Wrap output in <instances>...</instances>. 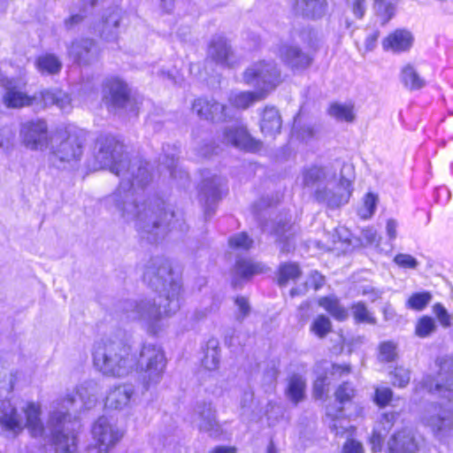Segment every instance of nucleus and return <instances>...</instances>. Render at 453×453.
Segmentation results:
<instances>
[{"mask_svg": "<svg viewBox=\"0 0 453 453\" xmlns=\"http://www.w3.org/2000/svg\"><path fill=\"white\" fill-rule=\"evenodd\" d=\"M207 57L217 65L232 67L235 63V58L231 45L221 35H214L208 46Z\"/></svg>", "mask_w": 453, "mask_h": 453, "instance_id": "f3484780", "label": "nucleus"}, {"mask_svg": "<svg viewBox=\"0 0 453 453\" xmlns=\"http://www.w3.org/2000/svg\"><path fill=\"white\" fill-rule=\"evenodd\" d=\"M301 274L302 271L297 263H282L278 269V284L285 287L290 280H297Z\"/></svg>", "mask_w": 453, "mask_h": 453, "instance_id": "c9c22d12", "label": "nucleus"}, {"mask_svg": "<svg viewBox=\"0 0 453 453\" xmlns=\"http://www.w3.org/2000/svg\"><path fill=\"white\" fill-rule=\"evenodd\" d=\"M243 81L267 96L280 83V72L274 61L261 60L246 69Z\"/></svg>", "mask_w": 453, "mask_h": 453, "instance_id": "0eeeda50", "label": "nucleus"}, {"mask_svg": "<svg viewBox=\"0 0 453 453\" xmlns=\"http://www.w3.org/2000/svg\"><path fill=\"white\" fill-rule=\"evenodd\" d=\"M420 387L427 392L449 403L453 402V360L445 359L440 364V372L435 378L428 375L422 379Z\"/></svg>", "mask_w": 453, "mask_h": 453, "instance_id": "9b49d317", "label": "nucleus"}, {"mask_svg": "<svg viewBox=\"0 0 453 453\" xmlns=\"http://www.w3.org/2000/svg\"><path fill=\"white\" fill-rule=\"evenodd\" d=\"M305 388V380L301 375H292L288 379V387L286 388L287 398L294 404H297L304 398Z\"/></svg>", "mask_w": 453, "mask_h": 453, "instance_id": "2f4dec72", "label": "nucleus"}, {"mask_svg": "<svg viewBox=\"0 0 453 453\" xmlns=\"http://www.w3.org/2000/svg\"><path fill=\"white\" fill-rule=\"evenodd\" d=\"M326 0H296V12L302 16L316 19L326 14Z\"/></svg>", "mask_w": 453, "mask_h": 453, "instance_id": "c85d7f7f", "label": "nucleus"}, {"mask_svg": "<svg viewBox=\"0 0 453 453\" xmlns=\"http://www.w3.org/2000/svg\"><path fill=\"white\" fill-rule=\"evenodd\" d=\"M162 150L163 155L159 157L160 165H165L173 179H188V173L178 167L180 154L179 147L176 145L166 144L163 146Z\"/></svg>", "mask_w": 453, "mask_h": 453, "instance_id": "393cba45", "label": "nucleus"}, {"mask_svg": "<svg viewBox=\"0 0 453 453\" xmlns=\"http://www.w3.org/2000/svg\"><path fill=\"white\" fill-rule=\"evenodd\" d=\"M281 124L282 121L279 111L274 107L266 106L260 120L262 133L268 136H274L280 133Z\"/></svg>", "mask_w": 453, "mask_h": 453, "instance_id": "cd10ccee", "label": "nucleus"}, {"mask_svg": "<svg viewBox=\"0 0 453 453\" xmlns=\"http://www.w3.org/2000/svg\"><path fill=\"white\" fill-rule=\"evenodd\" d=\"M362 237L367 244H372L377 242V233L372 228L363 230Z\"/></svg>", "mask_w": 453, "mask_h": 453, "instance_id": "774afa93", "label": "nucleus"}, {"mask_svg": "<svg viewBox=\"0 0 453 453\" xmlns=\"http://www.w3.org/2000/svg\"><path fill=\"white\" fill-rule=\"evenodd\" d=\"M326 179L324 169L312 166L305 170L303 173V184L306 188H321L319 186Z\"/></svg>", "mask_w": 453, "mask_h": 453, "instance_id": "79ce46f5", "label": "nucleus"}, {"mask_svg": "<svg viewBox=\"0 0 453 453\" xmlns=\"http://www.w3.org/2000/svg\"><path fill=\"white\" fill-rule=\"evenodd\" d=\"M390 453H416L418 443L410 429H403L388 441Z\"/></svg>", "mask_w": 453, "mask_h": 453, "instance_id": "a878e982", "label": "nucleus"}, {"mask_svg": "<svg viewBox=\"0 0 453 453\" xmlns=\"http://www.w3.org/2000/svg\"><path fill=\"white\" fill-rule=\"evenodd\" d=\"M77 397L88 407L94 404L96 401L95 383L92 381L82 383L75 393L67 394L58 403L57 410L50 413L48 428L58 453L77 452L74 434L76 423L72 420L71 414L68 412L69 407L76 403Z\"/></svg>", "mask_w": 453, "mask_h": 453, "instance_id": "7ed1b4c3", "label": "nucleus"}, {"mask_svg": "<svg viewBox=\"0 0 453 453\" xmlns=\"http://www.w3.org/2000/svg\"><path fill=\"white\" fill-rule=\"evenodd\" d=\"M279 55L283 62L292 69H305L310 66L311 58L299 47L283 43L279 48Z\"/></svg>", "mask_w": 453, "mask_h": 453, "instance_id": "5701e85b", "label": "nucleus"}, {"mask_svg": "<svg viewBox=\"0 0 453 453\" xmlns=\"http://www.w3.org/2000/svg\"><path fill=\"white\" fill-rule=\"evenodd\" d=\"M364 447L361 442L348 439L342 446L341 453H364Z\"/></svg>", "mask_w": 453, "mask_h": 453, "instance_id": "052dcab7", "label": "nucleus"}, {"mask_svg": "<svg viewBox=\"0 0 453 453\" xmlns=\"http://www.w3.org/2000/svg\"><path fill=\"white\" fill-rule=\"evenodd\" d=\"M193 111L200 118L211 121H224L226 119V106L213 99L198 98L192 106Z\"/></svg>", "mask_w": 453, "mask_h": 453, "instance_id": "aec40b11", "label": "nucleus"}, {"mask_svg": "<svg viewBox=\"0 0 453 453\" xmlns=\"http://www.w3.org/2000/svg\"><path fill=\"white\" fill-rule=\"evenodd\" d=\"M401 80L404 86L411 90L422 88L426 85V81L411 65H407L403 68Z\"/></svg>", "mask_w": 453, "mask_h": 453, "instance_id": "58836bf2", "label": "nucleus"}, {"mask_svg": "<svg viewBox=\"0 0 453 453\" xmlns=\"http://www.w3.org/2000/svg\"><path fill=\"white\" fill-rule=\"evenodd\" d=\"M398 418H399L398 412L384 413L382 416V418L380 420L384 430L388 432L392 428V426H394L395 422L397 420Z\"/></svg>", "mask_w": 453, "mask_h": 453, "instance_id": "680f3d73", "label": "nucleus"}, {"mask_svg": "<svg viewBox=\"0 0 453 453\" xmlns=\"http://www.w3.org/2000/svg\"><path fill=\"white\" fill-rule=\"evenodd\" d=\"M356 390L349 382H343L335 390L334 395L336 401L344 405L350 403L355 396ZM343 408V406H342Z\"/></svg>", "mask_w": 453, "mask_h": 453, "instance_id": "49530a36", "label": "nucleus"}, {"mask_svg": "<svg viewBox=\"0 0 453 453\" xmlns=\"http://www.w3.org/2000/svg\"><path fill=\"white\" fill-rule=\"evenodd\" d=\"M395 357V346L392 342H383L380 346V357L386 362L393 361Z\"/></svg>", "mask_w": 453, "mask_h": 453, "instance_id": "4d7b16f0", "label": "nucleus"}, {"mask_svg": "<svg viewBox=\"0 0 453 453\" xmlns=\"http://www.w3.org/2000/svg\"><path fill=\"white\" fill-rule=\"evenodd\" d=\"M133 395L134 387L132 385H119L108 393L105 405L111 409L121 410L129 404Z\"/></svg>", "mask_w": 453, "mask_h": 453, "instance_id": "bb28decb", "label": "nucleus"}, {"mask_svg": "<svg viewBox=\"0 0 453 453\" xmlns=\"http://www.w3.org/2000/svg\"><path fill=\"white\" fill-rule=\"evenodd\" d=\"M350 366L349 365H333L331 369V374L334 377H342L344 375H348L350 373Z\"/></svg>", "mask_w": 453, "mask_h": 453, "instance_id": "e2e57ef3", "label": "nucleus"}, {"mask_svg": "<svg viewBox=\"0 0 453 453\" xmlns=\"http://www.w3.org/2000/svg\"><path fill=\"white\" fill-rule=\"evenodd\" d=\"M296 228L290 223V218L285 215L280 218L273 226L272 234L276 237L280 253L288 254L295 249L294 236Z\"/></svg>", "mask_w": 453, "mask_h": 453, "instance_id": "6ab92c4d", "label": "nucleus"}, {"mask_svg": "<svg viewBox=\"0 0 453 453\" xmlns=\"http://www.w3.org/2000/svg\"><path fill=\"white\" fill-rule=\"evenodd\" d=\"M365 0H355L352 5V12L357 19H362L365 12Z\"/></svg>", "mask_w": 453, "mask_h": 453, "instance_id": "0e129e2a", "label": "nucleus"}, {"mask_svg": "<svg viewBox=\"0 0 453 453\" xmlns=\"http://www.w3.org/2000/svg\"><path fill=\"white\" fill-rule=\"evenodd\" d=\"M292 131L293 134L297 136V138L303 141H309L316 135L319 128L317 127L316 124L311 122H303L300 115H297L295 118Z\"/></svg>", "mask_w": 453, "mask_h": 453, "instance_id": "ea45409f", "label": "nucleus"}, {"mask_svg": "<svg viewBox=\"0 0 453 453\" xmlns=\"http://www.w3.org/2000/svg\"><path fill=\"white\" fill-rule=\"evenodd\" d=\"M379 35V31H373L366 36L365 43L367 50H372L375 48Z\"/></svg>", "mask_w": 453, "mask_h": 453, "instance_id": "338daca9", "label": "nucleus"}, {"mask_svg": "<svg viewBox=\"0 0 453 453\" xmlns=\"http://www.w3.org/2000/svg\"><path fill=\"white\" fill-rule=\"evenodd\" d=\"M412 35L407 30H396L388 35L383 42L384 48H390L394 51L400 52L408 50L412 44Z\"/></svg>", "mask_w": 453, "mask_h": 453, "instance_id": "c756f323", "label": "nucleus"}, {"mask_svg": "<svg viewBox=\"0 0 453 453\" xmlns=\"http://www.w3.org/2000/svg\"><path fill=\"white\" fill-rule=\"evenodd\" d=\"M265 271H267V268L261 262L251 258H239L236 260L233 272L232 284L234 288H238L241 280H248L254 275L263 273Z\"/></svg>", "mask_w": 453, "mask_h": 453, "instance_id": "4be33fe9", "label": "nucleus"}, {"mask_svg": "<svg viewBox=\"0 0 453 453\" xmlns=\"http://www.w3.org/2000/svg\"><path fill=\"white\" fill-rule=\"evenodd\" d=\"M265 97V92L256 89L255 91L239 92L234 95L232 101L236 107L246 109L255 102L261 101Z\"/></svg>", "mask_w": 453, "mask_h": 453, "instance_id": "a19ab883", "label": "nucleus"}, {"mask_svg": "<svg viewBox=\"0 0 453 453\" xmlns=\"http://www.w3.org/2000/svg\"><path fill=\"white\" fill-rule=\"evenodd\" d=\"M328 112L332 117L337 119L338 120L351 122L355 118L353 113V107L349 105L333 104L330 106Z\"/></svg>", "mask_w": 453, "mask_h": 453, "instance_id": "c03bdc74", "label": "nucleus"}, {"mask_svg": "<svg viewBox=\"0 0 453 453\" xmlns=\"http://www.w3.org/2000/svg\"><path fill=\"white\" fill-rule=\"evenodd\" d=\"M332 330V323L325 315H319L311 325V331L319 338H324Z\"/></svg>", "mask_w": 453, "mask_h": 453, "instance_id": "a18cd8bd", "label": "nucleus"}, {"mask_svg": "<svg viewBox=\"0 0 453 453\" xmlns=\"http://www.w3.org/2000/svg\"><path fill=\"white\" fill-rule=\"evenodd\" d=\"M350 169L349 166H343L339 183L334 188L324 187L317 188L314 192V199L321 204H326L330 209H336L346 204L352 194L351 180L343 175V171Z\"/></svg>", "mask_w": 453, "mask_h": 453, "instance_id": "f8f14e48", "label": "nucleus"}, {"mask_svg": "<svg viewBox=\"0 0 453 453\" xmlns=\"http://www.w3.org/2000/svg\"><path fill=\"white\" fill-rule=\"evenodd\" d=\"M223 141L227 144L247 151H257L261 147V143L253 139L242 126L226 127L224 131Z\"/></svg>", "mask_w": 453, "mask_h": 453, "instance_id": "a211bd4d", "label": "nucleus"}, {"mask_svg": "<svg viewBox=\"0 0 453 453\" xmlns=\"http://www.w3.org/2000/svg\"><path fill=\"white\" fill-rule=\"evenodd\" d=\"M378 197L372 193H368L364 199V208L360 209L359 215L364 219L372 216L376 210Z\"/></svg>", "mask_w": 453, "mask_h": 453, "instance_id": "8fccbe9b", "label": "nucleus"}, {"mask_svg": "<svg viewBox=\"0 0 453 453\" xmlns=\"http://www.w3.org/2000/svg\"><path fill=\"white\" fill-rule=\"evenodd\" d=\"M40 414V407L34 403L22 407L19 411L11 401L4 400L0 404V434H17L27 426L32 436H41L44 432V427Z\"/></svg>", "mask_w": 453, "mask_h": 453, "instance_id": "39448f33", "label": "nucleus"}, {"mask_svg": "<svg viewBox=\"0 0 453 453\" xmlns=\"http://www.w3.org/2000/svg\"><path fill=\"white\" fill-rule=\"evenodd\" d=\"M428 423L438 435L453 436V418L445 411L435 417H431Z\"/></svg>", "mask_w": 453, "mask_h": 453, "instance_id": "f704fd0d", "label": "nucleus"}, {"mask_svg": "<svg viewBox=\"0 0 453 453\" xmlns=\"http://www.w3.org/2000/svg\"><path fill=\"white\" fill-rule=\"evenodd\" d=\"M121 20L120 12L114 10L104 17L102 23L101 37L106 41H114L118 37V29Z\"/></svg>", "mask_w": 453, "mask_h": 453, "instance_id": "7c9ffc66", "label": "nucleus"}, {"mask_svg": "<svg viewBox=\"0 0 453 453\" xmlns=\"http://www.w3.org/2000/svg\"><path fill=\"white\" fill-rule=\"evenodd\" d=\"M35 65L38 71L42 74L54 75L62 69V62L54 54L46 53L36 58Z\"/></svg>", "mask_w": 453, "mask_h": 453, "instance_id": "473e14b6", "label": "nucleus"}, {"mask_svg": "<svg viewBox=\"0 0 453 453\" xmlns=\"http://www.w3.org/2000/svg\"><path fill=\"white\" fill-rule=\"evenodd\" d=\"M194 422L201 432L211 437H218L222 430L216 417V410L211 403H203L196 406Z\"/></svg>", "mask_w": 453, "mask_h": 453, "instance_id": "dca6fc26", "label": "nucleus"}, {"mask_svg": "<svg viewBox=\"0 0 453 453\" xmlns=\"http://www.w3.org/2000/svg\"><path fill=\"white\" fill-rule=\"evenodd\" d=\"M394 261L396 265L403 268H416L418 265L417 259L408 254H398L395 257Z\"/></svg>", "mask_w": 453, "mask_h": 453, "instance_id": "bf43d9fd", "label": "nucleus"}, {"mask_svg": "<svg viewBox=\"0 0 453 453\" xmlns=\"http://www.w3.org/2000/svg\"><path fill=\"white\" fill-rule=\"evenodd\" d=\"M144 282L158 292L157 298H146L139 302L120 301L116 304V312L127 320H142L150 331L155 332L162 315L170 316L180 309L181 286L173 279L172 267L165 257L151 258L145 267Z\"/></svg>", "mask_w": 453, "mask_h": 453, "instance_id": "f03ea898", "label": "nucleus"}, {"mask_svg": "<svg viewBox=\"0 0 453 453\" xmlns=\"http://www.w3.org/2000/svg\"><path fill=\"white\" fill-rule=\"evenodd\" d=\"M55 105L63 111L71 110V99L62 90H43L34 96V106L36 108H46Z\"/></svg>", "mask_w": 453, "mask_h": 453, "instance_id": "412c9836", "label": "nucleus"}, {"mask_svg": "<svg viewBox=\"0 0 453 453\" xmlns=\"http://www.w3.org/2000/svg\"><path fill=\"white\" fill-rule=\"evenodd\" d=\"M393 392L388 388H380L375 390L374 401L380 406H386L391 400Z\"/></svg>", "mask_w": 453, "mask_h": 453, "instance_id": "6e6d98bb", "label": "nucleus"}, {"mask_svg": "<svg viewBox=\"0 0 453 453\" xmlns=\"http://www.w3.org/2000/svg\"><path fill=\"white\" fill-rule=\"evenodd\" d=\"M22 143L32 150H43L49 143L48 125L43 119L29 120L20 127Z\"/></svg>", "mask_w": 453, "mask_h": 453, "instance_id": "ddd939ff", "label": "nucleus"}, {"mask_svg": "<svg viewBox=\"0 0 453 453\" xmlns=\"http://www.w3.org/2000/svg\"><path fill=\"white\" fill-rule=\"evenodd\" d=\"M392 382L395 386L404 388L410 382V372L403 367H397L391 372Z\"/></svg>", "mask_w": 453, "mask_h": 453, "instance_id": "864d4df0", "label": "nucleus"}, {"mask_svg": "<svg viewBox=\"0 0 453 453\" xmlns=\"http://www.w3.org/2000/svg\"><path fill=\"white\" fill-rule=\"evenodd\" d=\"M319 304L337 320L342 321L348 318L347 310L341 305L339 300L335 297H321L319 300Z\"/></svg>", "mask_w": 453, "mask_h": 453, "instance_id": "4c0bfd02", "label": "nucleus"}, {"mask_svg": "<svg viewBox=\"0 0 453 453\" xmlns=\"http://www.w3.org/2000/svg\"><path fill=\"white\" fill-rule=\"evenodd\" d=\"M104 99L115 110L124 111L134 116L138 115V104L130 96V89L126 82L119 78H110L104 85Z\"/></svg>", "mask_w": 453, "mask_h": 453, "instance_id": "6e6552de", "label": "nucleus"}, {"mask_svg": "<svg viewBox=\"0 0 453 453\" xmlns=\"http://www.w3.org/2000/svg\"><path fill=\"white\" fill-rule=\"evenodd\" d=\"M395 5V0H374V9L384 20H388L393 16Z\"/></svg>", "mask_w": 453, "mask_h": 453, "instance_id": "09e8293b", "label": "nucleus"}, {"mask_svg": "<svg viewBox=\"0 0 453 453\" xmlns=\"http://www.w3.org/2000/svg\"><path fill=\"white\" fill-rule=\"evenodd\" d=\"M220 361L219 347L218 340L211 338L206 342L203 365L209 371L218 369Z\"/></svg>", "mask_w": 453, "mask_h": 453, "instance_id": "72a5a7b5", "label": "nucleus"}, {"mask_svg": "<svg viewBox=\"0 0 453 453\" xmlns=\"http://www.w3.org/2000/svg\"><path fill=\"white\" fill-rule=\"evenodd\" d=\"M331 433L336 436L343 437L345 434H351L353 426L350 425L349 420L345 418L343 408H326V420Z\"/></svg>", "mask_w": 453, "mask_h": 453, "instance_id": "b1692460", "label": "nucleus"}, {"mask_svg": "<svg viewBox=\"0 0 453 453\" xmlns=\"http://www.w3.org/2000/svg\"><path fill=\"white\" fill-rule=\"evenodd\" d=\"M93 364L105 376L123 377L136 366L131 346L117 336H109L95 342Z\"/></svg>", "mask_w": 453, "mask_h": 453, "instance_id": "20e7f679", "label": "nucleus"}, {"mask_svg": "<svg viewBox=\"0 0 453 453\" xmlns=\"http://www.w3.org/2000/svg\"><path fill=\"white\" fill-rule=\"evenodd\" d=\"M433 311L441 326L444 327L450 326L451 317L443 305L441 303H436L434 305Z\"/></svg>", "mask_w": 453, "mask_h": 453, "instance_id": "13d9d810", "label": "nucleus"}, {"mask_svg": "<svg viewBox=\"0 0 453 453\" xmlns=\"http://www.w3.org/2000/svg\"><path fill=\"white\" fill-rule=\"evenodd\" d=\"M96 161L103 168L120 178L119 187L105 198L126 221H135L142 238L157 242L167 229L179 222L172 205L158 197L150 198L147 187L152 180L149 164L139 157L130 158L124 145L111 135H101L96 142Z\"/></svg>", "mask_w": 453, "mask_h": 453, "instance_id": "f257e3e1", "label": "nucleus"}, {"mask_svg": "<svg viewBox=\"0 0 453 453\" xmlns=\"http://www.w3.org/2000/svg\"><path fill=\"white\" fill-rule=\"evenodd\" d=\"M383 292L372 287H367L363 289V295L367 296L371 302H375L380 299Z\"/></svg>", "mask_w": 453, "mask_h": 453, "instance_id": "69168bd1", "label": "nucleus"}, {"mask_svg": "<svg viewBox=\"0 0 453 453\" xmlns=\"http://www.w3.org/2000/svg\"><path fill=\"white\" fill-rule=\"evenodd\" d=\"M252 243L253 241L246 233L236 234L229 239V245L240 250H249L252 246Z\"/></svg>", "mask_w": 453, "mask_h": 453, "instance_id": "603ef678", "label": "nucleus"}, {"mask_svg": "<svg viewBox=\"0 0 453 453\" xmlns=\"http://www.w3.org/2000/svg\"><path fill=\"white\" fill-rule=\"evenodd\" d=\"M84 138L76 132L68 133L51 146V160L58 168H65V164L73 165L80 161L83 153Z\"/></svg>", "mask_w": 453, "mask_h": 453, "instance_id": "9d476101", "label": "nucleus"}, {"mask_svg": "<svg viewBox=\"0 0 453 453\" xmlns=\"http://www.w3.org/2000/svg\"><path fill=\"white\" fill-rule=\"evenodd\" d=\"M68 54L74 63L87 66L98 61L100 50L94 40L80 38L71 43Z\"/></svg>", "mask_w": 453, "mask_h": 453, "instance_id": "2eb2a0df", "label": "nucleus"}, {"mask_svg": "<svg viewBox=\"0 0 453 453\" xmlns=\"http://www.w3.org/2000/svg\"><path fill=\"white\" fill-rule=\"evenodd\" d=\"M136 365L142 372V383L145 390L157 385L166 366V358L162 348L154 343H144L141 349Z\"/></svg>", "mask_w": 453, "mask_h": 453, "instance_id": "423d86ee", "label": "nucleus"}, {"mask_svg": "<svg viewBox=\"0 0 453 453\" xmlns=\"http://www.w3.org/2000/svg\"><path fill=\"white\" fill-rule=\"evenodd\" d=\"M238 311L236 313V319L239 321L243 320L250 312V306L248 299L244 296H237L234 300Z\"/></svg>", "mask_w": 453, "mask_h": 453, "instance_id": "5fc2aeb1", "label": "nucleus"}, {"mask_svg": "<svg viewBox=\"0 0 453 453\" xmlns=\"http://www.w3.org/2000/svg\"><path fill=\"white\" fill-rule=\"evenodd\" d=\"M4 103L8 108H20L24 106H34V96H28L21 91L10 88L4 96Z\"/></svg>", "mask_w": 453, "mask_h": 453, "instance_id": "e433bc0d", "label": "nucleus"}, {"mask_svg": "<svg viewBox=\"0 0 453 453\" xmlns=\"http://www.w3.org/2000/svg\"><path fill=\"white\" fill-rule=\"evenodd\" d=\"M435 330L434 320L430 317L421 318L416 326V334L419 337H426Z\"/></svg>", "mask_w": 453, "mask_h": 453, "instance_id": "3c124183", "label": "nucleus"}, {"mask_svg": "<svg viewBox=\"0 0 453 453\" xmlns=\"http://www.w3.org/2000/svg\"><path fill=\"white\" fill-rule=\"evenodd\" d=\"M432 300V296L428 292L415 293L410 296L407 301V307L416 311L424 310Z\"/></svg>", "mask_w": 453, "mask_h": 453, "instance_id": "de8ad7c7", "label": "nucleus"}, {"mask_svg": "<svg viewBox=\"0 0 453 453\" xmlns=\"http://www.w3.org/2000/svg\"><path fill=\"white\" fill-rule=\"evenodd\" d=\"M93 438L96 445L88 448V453H107L123 437V431L112 418L99 417L92 426Z\"/></svg>", "mask_w": 453, "mask_h": 453, "instance_id": "1a4fd4ad", "label": "nucleus"}, {"mask_svg": "<svg viewBox=\"0 0 453 453\" xmlns=\"http://www.w3.org/2000/svg\"><path fill=\"white\" fill-rule=\"evenodd\" d=\"M223 182L221 177L213 175L204 178L200 185L199 202L203 206L206 219L211 218L215 211L216 203L221 197Z\"/></svg>", "mask_w": 453, "mask_h": 453, "instance_id": "4468645a", "label": "nucleus"}, {"mask_svg": "<svg viewBox=\"0 0 453 453\" xmlns=\"http://www.w3.org/2000/svg\"><path fill=\"white\" fill-rule=\"evenodd\" d=\"M353 318L357 323H367L375 325L377 320L371 315L364 303L358 302L351 307Z\"/></svg>", "mask_w": 453, "mask_h": 453, "instance_id": "37998d69", "label": "nucleus"}]
</instances>
